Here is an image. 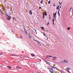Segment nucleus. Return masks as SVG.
Here are the masks:
<instances>
[{
	"mask_svg": "<svg viewBox=\"0 0 73 73\" xmlns=\"http://www.w3.org/2000/svg\"><path fill=\"white\" fill-rule=\"evenodd\" d=\"M48 69L49 70L50 72L51 73H56V71H55V70H54V69H53V68L51 67V68L50 69V68H48Z\"/></svg>",
	"mask_w": 73,
	"mask_h": 73,
	"instance_id": "nucleus-1",
	"label": "nucleus"
},
{
	"mask_svg": "<svg viewBox=\"0 0 73 73\" xmlns=\"http://www.w3.org/2000/svg\"><path fill=\"white\" fill-rule=\"evenodd\" d=\"M7 16L8 17H7V20L9 21L10 20V19H11V17L9 16L8 15H7Z\"/></svg>",
	"mask_w": 73,
	"mask_h": 73,
	"instance_id": "nucleus-2",
	"label": "nucleus"
},
{
	"mask_svg": "<svg viewBox=\"0 0 73 73\" xmlns=\"http://www.w3.org/2000/svg\"><path fill=\"white\" fill-rule=\"evenodd\" d=\"M69 69H70L69 68H66V70H67V72H69V73H70V72H69Z\"/></svg>",
	"mask_w": 73,
	"mask_h": 73,
	"instance_id": "nucleus-3",
	"label": "nucleus"
},
{
	"mask_svg": "<svg viewBox=\"0 0 73 73\" xmlns=\"http://www.w3.org/2000/svg\"><path fill=\"white\" fill-rule=\"evenodd\" d=\"M52 58H53L52 59V60H56L57 59V57H56V56H54V57H53Z\"/></svg>",
	"mask_w": 73,
	"mask_h": 73,
	"instance_id": "nucleus-4",
	"label": "nucleus"
},
{
	"mask_svg": "<svg viewBox=\"0 0 73 73\" xmlns=\"http://www.w3.org/2000/svg\"><path fill=\"white\" fill-rule=\"evenodd\" d=\"M63 62H66V63H68V62L67 60H64Z\"/></svg>",
	"mask_w": 73,
	"mask_h": 73,
	"instance_id": "nucleus-5",
	"label": "nucleus"
},
{
	"mask_svg": "<svg viewBox=\"0 0 73 73\" xmlns=\"http://www.w3.org/2000/svg\"><path fill=\"white\" fill-rule=\"evenodd\" d=\"M58 16H60V13H59V12H60V9H58Z\"/></svg>",
	"mask_w": 73,
	"mask_h": 73,
	"instance_id": "nucleus-6",
	"label": "nucleus"
},
{
	"mask_svg": "<svg viewBox=\"0 0 73 73\" xmlns=\"http://www.w3.org/2000/svg\"><path fill=\"white\" fill-rule=\"evenodd\" d=\"M54 17L55 20H56V15H54V13L53 18H54Z\"/></svg>",
	"mask_w": 73,
	"mask_h": 73,
	"instance_id": "nucleus-7",
	"label": "nucleus"
},
{
	"mask_svg": "<svg viewBox=\"0 0 73 73\" xmlns=\"http://www.w3.org/2000/svg\"><path fill=\"white\" fill-rule=\"evenodd\" d=\"M29 13L30 14H31V15H32V11H31V10H30Z\"/></svg>",
	"mask_w": 73,
	"mask_h": 73,
	"instance_id": "nucleus-8",
	"label": "nucleus"
},
{
	"mask_svg": "<svg viewBox=\"0 0 73 73\" xmlns=\"http://www.w3.org/2000/svg\"><path fill=\"white\" fill-rule=\"evenodd\" d=\"M11 56H19L18 55H15V54H11Z\"/></svg>",
	"mask_w": 73,
	"mask_h": 73,
	"instance_id": "nucleus-9",
	"label": "nucleus"
},
{
	"mask_svg": "<svg viewBox=\"0 0 73 73\" xmlns=\"http://www.w3.org/2000/svg\"><path fill=\"white\" fill-rule=\"evenodd\" d=\"M31 56H32V57H35V55L34 54H31Z\"/></svg>",
	"mask_w": 73,
	"mask_h": 73,
	"instance_id": "nucleus-10",
	"label": "nucleus"
},
{
	"mask_svg": "<svg viewBox=\"0 0 73 73\" xmlns=\"http://www.w3.org/2000/svg\"><path fill=\"white\" fill-rule=\"evenodd\" d=\"M7 67L9 69H11L12 68V67L10 66H7Z\"/></svg>",
	"mask_w": 73,
	"mask_h": 73,
	"instance_id": "nucleus-11",
	"label": "nucleus"
},
{
	"mask_svg": "<svg viewBox=\"0 0 73 73\" xmlns=\"http://www.w3.org/2000/svg\"><path fill=\"white\" fill-rule=\"evenodd\" d=\"M16 68L17 69H20V67H19L18 66H17V67H16Z\"/></svg>",
	"mask_w": 73,
	"mask_h": 73,
	"instance_id": "nucleus-12",
	"label": "nucleus"
},
{
	"mask_svg": "<svg viewBox=\"0 0 73 73\" xmlns=\"http://www.w3.org/2000/svg\"><path fill=\"white\" fill-rule=\"evenodd\" d=\"M56 9H59V6H58V7L56 8Z\"/></svg>",
	"mask_w": 73,
	"mask_h": 73,
	"instance_id": "nucleus-13",
	"label": "nucleus"
},
{
	"mask_svg": "<svg viewBox=\"0 0 73 73\" xmlns=\"http://www.w3.org/2000/svg\"><path fill=\"white\" fill-rule=\"evenodd\" d=\"M25 32L26 33H27V34H28V32H27L28 31V30H27V31H26V30H25Z\"/></svg>",
	"mask_w": 73,
	"mask_h": 73,
	"instance_id": "nucleus-14",
	"label": "nucleus"
},
{
	"mask_svg": "<svg viewBox=\"0 0 73 73\" xmlns=\"http://www.w3.org/2000/svg\"><path fill=\"white\" fill-rule=\"evenodd\" d=\"M52 68H53V69H57V68L56 67H54L53 66H52Z\"/></svg>",
	"mask_w": 73,
	"mask_h": 73,
	"instance_id": "nucleus-15",
	"label": "nucleus"
},
{
	"mask_svg": "<svg viewBox=\"0 0 73 73\" xmlns=\"http://www.w3.org/2000/svg\"><path fill=\"white\" fill-rule=\"evenodd\" d=\"M40 28L42 29V30L44 31V27H41Z\"/></svg>",
	"mask_w": 73,
	"mask_h": 73,
	"instance_id": "nucleus-16",
	"label": "nucleus"
},
{
	"mask_svg": "<svg viewBox=\"0 0 73 73\" xmlns=\"http://www.w3.org/2000/svg\"><path fill=\"white\" fill-rule=\"evenodd\" d=\"M18 36L19 37H20V38L21 37H22L20 35H18Z\"/></svg>",
	"mask_w": 73,
	"mask_h": 73,
	"instance_id": "nucleus-17",
	"label": "nucleus"
},
{
	"mask_svg": "<svg viewBox=\"0 0 73 73\" xmlns=\"http://www.w3.org/2000/svg\"><path fill=\"white\" fill-rule=\"evenodd\" d=\"M52 21L53 22V24H54V19H52Z\"/></svg>",
	"mask_w": 73,
	"mask_h": 73,
	"instance_id": "nucleus-18",
	"label": "nucleus"
},
{
	"mask_svg": "<svg viewBox=\"0 0 73 73\" xmlns=\"http://www.w3.org/2000/svg\"><path fill=\"white\" fill-rule=\"evenodd\" d=\"M52 57V56H48L47 57Z\"/></svg>",
	"mask_w": 73,
	"mask_h": 73,
	"instance_id": "nucleus-19",
	"label": "nucleus"
},
{
	"mask_svg": "<svg viewBox=\"0 0 73 73\" xmlns=\"http://www.w3.org/2000/svg\"><path fill=\"white\" fill-rule=\"evenodd\" d=\"M47 64H48V65H50V64L49 62H47Z\"/></svg>",
	"mask_w": 73,
	"mask_h": 73,
	"instance_id": "nucleus-20",
	"label": "nucleus"
},
{
	"mask_svg": "<svg viewBox=\"0 0 73 73\" xmlns=\"http://www.w3.org/2000/svg\"><path fill=\"white\" fill-rule=\"evenodd\" d=\"M43 1V0H42L40 2V3H42Z\"/></svg>",
	"mask_w": 73,
	"mask_h": 73,
	"instance_id": "nucleus-21",
	"label": "nucleus"
},
{
	"mask_svg": "<svg viewBox=\"0 0 73 73\" xmlns=\"http://www.w3.org/2000/svg\"><path fill=\"white\" fill-rule=\"evenodd\" d=\"M34 31H35L36 33V34H37V32H36V30H35V29H34Z\"/></svg>",
	"mask_w": 73,
	"mask_h": 73,
	"instance_id": "nucleus-22",
	"label": "nucleus"
},
{
	"mask_svg": "<svg viewBox=\"0 0 73 73\" xmlns=\"http://www.w3.org/2000/svg\"><path fill=\"white\" fill-rule=\"evenodd\" d=\"M43 35H44V36H45V37H47H47L46 36V35H45V33H44V34H43Z\"/></svg>",
	"mask_w": 73,
	"mask_h": 73,
	"instance_id": "nucleus-23",
	"label": "nucleus"
},
{
	"mask_svg": "<svg viewBox=\"0 0 73 73\" xmlns=\"http://www.w3.org/2000/svg\"><path fill=\"white\" fill-rule=\"evenodd\" d=\"M54 4H55V3H54V4H53V6H56V5H54Z\"/></svg>",
	"mask_w": 73,
	"mask_h": 73,
	"instance_id": "nucleus-24",
	"label": "nucleus"
},
{
	"mask_svg": "<svg viewBox=\"0 0 73 73\" xmlns=\"http://www.w3.org/2000/svg\"><path fill=\"white\" fill-rule=\"evenodd\" d=\"M56 12H55V13L54 14V15H55V16H56Z\"/></svg>",
	"mask_w": 73,
	"mask_h": 73,
	"instance_id": "nucleus-25",
	"label": "nucleus"
},
{
	"mask_svg": "<svg viewBox=\"0 0 73 73\" xmlns=\"http://www.w3.org/2000/svg\"><path fill=\"white\" fill-rule=\"evenodd\" d=\"M67 29L69 30L70 29V27H68L67 28Z\"/></svg>",
	"mask_w": 73,
	"mask_h": 73,
	"instance_id": "nucleus-26",
	"label": "nucleus"
},
{
	"mask_svg": "<svg viewBox=\"0 0 73 73\" xmlns=\"http://www.w3.org/2000/svg\"><path fill=\"white\" fill-rule=\"evenodd\" d=\"M49 22H48V23L47 24V25H49Z\"/></svg>",
	"mask_w": 73,
	"mask_h": 73,
	"instance_id": "nucleus-27",
	"label": "nucleus"
},
{
	"mask_svg": "<svg viewBox=\"0 0 73 73\" xmlns=\"http://www.w3.org/2000/svg\"><path fill=\"white\" fill-rule=\"evenodd\" d=\"M44 15L45 16H46V15H47V14L46 13H45V14H44Z\"/></svg>",
	"mask_w": 73,
	"mask_h": 73,
	"instance_id": "nucleus-28",
	"label": "nucleus"
},
{
	"mask_svg": "<svg viewBox=\"0 0 73 73\" xmlns=\"http://www.w3.org/2000/svg\"><path fill=\"white\" fill-rule=\"evenodd\" d=\"M50 3V1H49L48 2V4H49Z\"/></svg>",
	"mask_w": 73,
	"mask_h": 73,
	"instance_id": "nucleus-29",
	"label": "nucleus"
},
{
	"mask_svg": "<svg viewBox=\"0 0 73 73\" xmlns=\"http://www.w3.org/2000/svg\"><path fill=\"white\" fill-rule=\"evenodd\" d=\"M3 53H1L0 54V55H2V54H3Z\"/></svg>",
	"mask_w": 73,
	"mask_h": 73,
	"instance_id": "nucleus-30",
	"label": "nucleus"
},
{
	"mask_svg": "<svg viewBox=\"0 0 73 73\" xmlns=\"http://www.w3.org/2000/svg\"><path fill=\"white\" fill-rule=\"evenodd\" d=\"M41 7H39V9H41Z\"/></svg>",
	"mask_w": 73,
	"mask_h": 73,
	"instance_id": "nucleus-31",
	"label": "nucleus"
},
{
	"mask_svg": "<svg viewBox=\"0 0 73 73\" xmlns=\"http://www.w3.org/2000/svg\"><path fill=\"white\" fill-rule=\"evenodd\" d=\"M42 18H43V19H44V16H43L42 17Z\"/></svg>",
	"mask_w": 73,
	"mask_h": 73,
	"instance_id": "nucleus-32",
	"label": "nucleus"
},
{
	"mask_svg": "<svg viewBox=\"0 0 73 73\" xmlns=\"http://www.w3.org/2000/svg\"><path fill=\"white\" fill-rule=\"evenodd\" d=\"M34 40L35 41H36V42L37 41V40Z\"/></svg>",
	"mask_w": 73,
	"mask_h": 73,
	"instance_id": "nucleus-33",
	"label": "nucleus"
},
{
	"mask_svg": "<svg viewBox=\"0 0 73 73\" xmlns=\"http://www.w3.org/2000/svg\"><path fill=\"white\" fill-rule=\"evenodd\" d=\"M38 44H40V43H39V42H39L38 41Z\"/></svg>",
	"mask_w": 73,
	"mask_h": 73,
	"instance_id": "nucleus-34",
	"label": "nucleus"
},
{
	"mask_svg": "<svg viewBox=\"0 0 73 73\" xmlns=\"http://www.w3.org/2000/svg\"><path fill=\"white\" fill-rule=\"evenodd\" d=\"M71 9H72V7L70 9V10H71Z\"/></svg>",
	"mask_w": 73,
	"mask_h": 73,
	"instance_id": "nucleus-35",
	"label": "nucleus"
},
{
	"mask_svg": "<svg viewBox=\"0 0 73 73\" xmlns=\"http://www.w3.org/2000/svg\"><path fill=\"white\" fill-rule=\"evenodd\" d=\"M43 16H44V14H43Z\"/></svg>",
	"mask_w": 73,
	"mask_h": 73,
	"instance_id": "nucleus-36",
	"label": "nucleus"
},
{
	"mask_svg": "<svg viewBox=\"0 0 73 73\" xmlns=\"http://www.w3.org/2000/svg\"><path fill=\"white\" fill-rule=\"evenodd\" d=\"M62 3V2L61 3H60V5H61V4Z\"/></svg>",
	"mask_w": 73,
	"mask_h": 73,
	"instance_id": "nucleus-37",
	"label": "nucleus"
},
{
	"mask_svg": "<svg viewBox=\"0 0 73 73\" xmlns=\"http://www.w3.org/2000/svg\"><path fill=\"white\" fill-rule=\"evenodd\" d=\"M61 8V6H60V8Z\"/></svg>",
	"mask_w": 73,
	"mask_h": 73,
	"instance_id": "nucleus-38",
	"label": "nucleus"
},
{
	"mask_svg": "<svg viewBox=\"0 0 73 73\" xmlns=\"http://www.w3.org/2000/svg\"><path fill=\"white\" fill-rule=\"evenodd\" d=\"M49 19H50V17H49Z\"/></svg>",
	"mask_w": 73,
	"mask_h": 73,
	"instance_id": "nucleus-39",
	"label": "nucleus"
},
{
	"mask_svg": "<svg viewBox=\"0 0 73 73\" xmlns=\"http://www.w3.org/2000/svg\"><path fill=\"white\" fill-rule=\"evenodd\" d=\"M45 62H46V63H47L48 62H47L46 61H45Z\"/></svg>",
	"mask_w": 73,
	"mask_h": 73,
	"instance_id": "nucleus-40",
	"label": "nucleus"
},
{
	"mask_svg": "<svg viewBox=\"0 0 73 73\" xmlns=\"http://www.w3.org/2000/svg\"><path fill=\"white\" fill-rule=\"evenodd\" d=\"M63 62V61H62L61 62Z\"/></svg>",
	"mask_w": 73,
	"mask_h": 73,
	"instance_id": "nucleus-41",
	"label": "nucleus"
},
{
	"mask_svg": "<svg viewBox=\"0 0 73 73\" xmlns=\"http://www.w3.org/2000/svg\"><path fill=\"white\" fill-rule=\"evenodd\" d=\"M20 57L21 58H22L23 57H21V56H20Z\"/></svg>",
	"mask_w": 73,
	"mask_h": 73,
	"instance_id": "nucleus-42",
	"label": "nucleus"
},
{
	"mask_svg": "<svg viewBox=\"0 0 73 73\" xmlns=\"http://www.w3.org/2000/svg\"><path fill=\"white\" fill-rule=\"evenodd\" d=\"M5 0V1H7V0Z\"/></svg>",
	"mask_w": 73,
	"mask_h": 73,
	"instance_id": "nucleus-43",
	"label": "nucleus"
},
{
	"mask_svg": "<svg viewBox=\"0 0 73 73\" xmlns=\"http://www.w3.org/2000/svg\"><path fill=\"white\" fill-rule=\"evenodd\" d=\"M59 4H60V2H59Z\"/></svg>",
	"mask_w": 73,
	"mask_h": 73,
	"instance_id": "nucleus-44",
	"label": "nucleus"
},
{
	"mask_svg": "<svg viewBox=\"0 0 73 73\" xmlns=\"http://www.w3.org/2000/svg\"><path fill=\"white\" fill-rule=\"evenodd\" d=\"M49 16L50 17V15H49Z\"/></svg>",
	"mask_w": 73,
	"mask_h": 73,
	"instance_id": "nucleus-45",
	"label": "nucleus"
},
{
	"mask_svg": "<svg viewBox=\"0 0 73 73\" xmlns=\"http://www.w3.org/2000/svg\"><path fill=\"white\" fill-rule=\"evenodd\" d=\"M32 31H33V32H34V31H33V30H32Z\"/></svg>",
	"mask_w": 73,
	"mask_h": 73,
	"instance_id": "nucleus-46",
	"label": "nucleus"
},
{
	"mask_svg": "<svg viewBox=\"0 0 73 73\" xmlns=\"http://www.w3.org/2000/svg\"><path fill=\"white\" fill-rule=\"evenodd\" d=\"M46 31H47V32H48V31L46 30Z\"/></svg>",
	"mask_w": 73,
	"mask_h": 73,
	"instance_id": "nucleus-47",
	"label": "nucleus"
},
{
	"mask_svg": "<svg viewBox=\"0 0 73 73\" xmlns=\"http://www.w3.org/2000/svg\"><path fill=\"white\" fill-rule=\"evenodd\" d=\"M14 19H15V18H14Z\"/></svg>",
	"mask_w": 73,
	"mask_h": 73,
	"instance_id": "nucleus-48",
	"label": "nucleus"
},
{
	"mask_svg": "<svg viewBox=\"0 0 73 73\" xmlns=\"http://www.w3.org/2000/svg\"><path fill=\"white\" fill-rule=\"evenodd\" d=\"M29 45L30 46L31 45H30V44H29Z\"/></svg>",
	"mask_w": 73,
	"mask_h": 73,
	"instance_id": "nucleus-49",
	"label": "nucleus"
},
{
	"mask_svg": "<svg viewBox=\"0 0 73 73\" xmlns=\"http://www.w3.org/2000/svg\"><path fill=\"white\" fill-rule=\"evenodd\" d=\"M30 38H31V37H30Z\"/></svg>",
	"mask_w": 73,
	"mask_h": 73,
	"instance_id": "nucleus-50",
	"label": "nucleus"
}]
</instances>
